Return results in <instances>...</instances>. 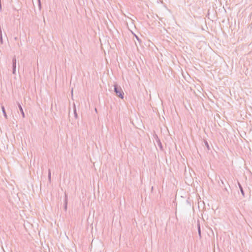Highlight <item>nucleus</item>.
I'll list each match as a JSON object with an SVG mask.
<instances>
[{
    "instance_id": "nucleus-13",
    "label": "nucleus",
    "mask_w": 252,
    "mask_h": 252,
    "mask_svg": "<svg viewBox=\"0 0 252 252\" xmlns=\"http://www.w3.org/2000/svg\"><path fill=\"white\" fill-rule=\"evenodd\" d=\"M135 37H136V38L137 39V40L139 42H140V39H139V38L137 36L135 35Z\"/></svg>"
},
{
    "instance_id": "nucleus-15",
    "label": "nucleus",
    "mask_w": 252,
    "mask_h": 252,
    "mask_svg": "<svg viewBox=\"0 0 252 252\" xmlns=\"http://www.w3.org/2000/svg\"><path fill=\"white\" fill-rule=\"evenodd\" d=\"M71 94H73V89H72V91H71Z\"/></svg>"
},
{
    "instance_id": "nucleus-5",
    "label": "nucleus",
    "mask_w": 252,
    "mask_h": 252,
    "mask_svg": "<svg viewBox=\"0 0 252 252\" xmlns=\"http://www.w3.org/2000/svg\"><path fill=\"white\" fill-rule=\"evenodd\" d=\"M156 141L158 144V146H159V147L160 148V149H162V144H161V143L160 141V140L159 139V138H158V137L156 135Z\"/></svg>"
},
{
    "instance_id": "nucleus-2",
    "label": "nucleus",
    "mask_w": 252,
    "mask_h": 252,
    "mask_svg": "<svg viewBox=\"0 0 252 252\" xmlns=\"http://www.w3.org/2000/svg\"><path fill=\"white\" fill-rule=\"evenodd\" d=\"M16 68V58L14 56L12 58V73L15 74Z\"/></svg>"
},
{
    "instance_id": "nucleus-8",
    "label": "nucleus",
    "mask_w": 252,
    "mask_h": 252,
    "mask_svg": "<svg viewBox=\"0 0 252 252\" xmlns=\"http://www.w3.org/2000/svg\"><path fill=\"white\" fill-rule=\"evenodd\" d=\"M1 109H2V113L3 114V115L4 116V117L7 119V115H6V112H5V109H4V106H2L1 107Z\"/></svg>"
},
{
    "instance_id": "nucleus-4",
    "label": "nucleus",
    "mask_w": 252,
    "mask_h": 252,
    "mask_svg": "<svg viewBox=\"0 0 252 252\" xmlns=\"http://www.w3.org/2000/svg\"><path fill=\"white\" fill-rule=\"evenodd\" d=\"M197 230H198V233L199 236V238H201V228H200V224L199 223V220L197 221Z\"/></svg>"
},
{
    "instance_id": "nucleus-12",
    "label": "nucleus",
    "mask_w": 252,
    "mask_h": 252,
    "mask_svg": "<svg viewBox=\"0 0 252 252\" xmlns=\"http://www.w3.org/2000/svg\"><path fill=\"white\" fill-rule=\"evenodd\" d=\"M38 5H39V8H40V7H41L40 0H38Z\"/></svg>"
},
{
    "instance_id": "nucleus-6",
    "label": "nucleus",
    "mask_w": 252,
    "mask_h": 252,
    "mask_svg": "<svg viewBox=\"0 0 252 252\" xmlns=\"http://www.w3.org/2000/svg\"><path fill=\"white\" fill-rule=\"evenodd\" d=\"M238 186H239L240 190L241 191V194H242L243 197H245V192H244L243 189L240 183H238Z\"/></svg>"
},
{
    "instance_id": "nucleus-10",
    "label": "nucleus",
    "mask_w": 252,
    "mask_h": 252,
    "mask_svg": "<svg viewBox=\"0 0 252 252\" xmlns=\"http://www.w3.org/2000/svg\"><path fill=\"white\" fill-rule=\"evenodd\" d=\"M67 202L66 199H64V209L65 211L67 210Z\"/></svg>"
},
{
    "instance_id": "nucleus-14",
    "label": "nucleus",
    "mask_w": 252,
    "mask_h": 252,
    "mask_svg": "<svg viewBox=\"0 0 252 252\" xmlns=\"http://www.w3.org/2000/svg\"><path fill=\"white\" fill-rule=\"evenodd\" d=\"M65 199H66V201H67V196L66 193H65Z\"/></svg>"
},
{
    "instance_id": "nucleus-1",
    "label": "nucleus",
    "mask_w": 252,
    "mask_h": 252,
    "mask_svg": "<svg viewBox=\"0 0 252 252\" xmlns=\"http://www.w3.org/2000/svg\"><path fill=\"white\" fill-rule=\"evenodd\" d=\"M114 92L116 93L117 96H119L121 98H124V93L120 86H119L118 85L115 84L114 85Z\"/></svg>"
},
{
    "instance_id": "nucleus-11",
    "label": "nucleus",
    "mask_w": 252,
    "mask_h": 252,
    "mask_svg": "<svg viewBox=\"0 0 252 252\" xmlns=\"http://www.w3.org/2000/svg\"><path fill=\"white\" fill-rule=\"evenodd\" d=\"M204 143H205V145H206V146L207 148V149H210L209 145L207 141H204Z\"/></svg>"
},
{
    "instance_id": "nucleus-7",
    "label": "nucleus",
    "mask_w": 252,
    "mask_h": 252,
    "mask_svg": "<svg viewBox=\"0 0 252 252\" xmlns=\"http://www.w3.org/2000/svg\"><path fill=\"white\" fill-rule=\"evenodd\" d=\"M73 112H74V117L76 119H77L78 118V115H77V112H76V107H75V105L74 104V107H73Z\"/></svg>"
},
{
    "instance_id": "nucleus-3",
    "label": "nucleus",
    "mask_w": 252,
    "mask_h": 252,
    "mask_svg": "<svg viewBox=\"0 0 252 252\" xmlns=\"http://www.w3.org/2000/svg\"><path fill=\"white\" fill-rule=\"evenodd\" d=\"M17 105H18V108L19 109V110L20 111V112L22 115V117L23 118H24L25 117V113H24V110L23 109L22 106L21 105V104L19 103H17Z\"/></svg>"
},
{
    "instance_id": "nucleus-9",
    "label": "nucleus",
    "mask_w": 252,
    "mask_h": 252,
    "mask_svg": "<svg viewBox=\"0 0 252 252\" xmlns=\"http://www.w3.org/2000/svg\"><path fill=\"white\" fill-rule=\"evenodd\" d=\"M51 170H50V169H49L48 170V180H49V181L50 182L51 181Z\"/></svg>"
}]
</instances>
